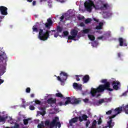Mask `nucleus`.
Wrapping results in <instances>:
<instances>
[{
  "mask_svg": "<svg viewBox=\"0 0 128 128\" xmlns=\"http://www.w3.org/2000/svg\"><path fill=\"white\" fill-rule=\"evenodd\" d=\"M84 6L85 10L88 12H92V8H94L96 10V6L94 5V2L92 0H87L84 3Z\"/></svg>",
  "mask_w": 128,
  "mask_h": 128,
  "instance_id": "nucleus-4",
  "label": "nucleus"
},
{
  "mask_svg": "<svg viewBox=\"0 0 128 128\" xmlns=\"http://www.w3.org/2000/svg\"><path fill=\"white\" fill-rule=\"evenodd\" d=\"M103 38H104V36H99V37H98V40H102Z\"/></svg>",
  "mask_w": 128,
  "mask_h": 128,
  "instance_id": "nucleus-56",
  "label": "nucleus"
},
{
  "mask_svg": "<svg viewBox=\"0 0 128 128\" xmlns=\"http://www.w3.org/2000/svg\"><path fill=\"white\" fill-rule=\"evenodd\" d=\"M39 110H42V112H40V111H38L37 112V116H40H40H44V114H46V108H39Z\"/></svg>",
  "mask_w": 128,
  "mask_h": 128,
  "instance_id": "nucleus-10",
  "label": "nucleus"
},
{
  "mask_svg": "<svg viewBox=\"0 0 128 128\" xmlns=\"http://www.w3.org/2000/svg\"><path fill=\"white\" fill-rule=\"evenodd\" d=\"M0 122H6V118L4 117H2V116H0Z\"/></svg>",
  "mask_w": 128,
  "mask_h": 128,
  "instance_id": "nucleus-39",
  "label": "nucleus"
},
{
  "mask_svg": "<svg viewBox=\"0 0 128 128\" xmlns=\"http://www.w3.org/2000/svg\"><path fill=\"white\" fill-rule=\"evenodd\" d=\"M26 92H27V94H30V88H26Z\"/></svg>",
  "mask_w": 128,
  "mask_h": 128,
  "instance_id": "nucleus-45",
  "label": "nucleus"
},
{
  "mask_svg": "<svg viewBox=\"0 0 128 128\" xmlns=\"http://www.w3.org/2000/svg\"><path fill=\"white\" fill-rule=\"evenodd\" d=\"M84 34H88L90 32V29H85L83 30Z\"/></svg>",
  "mask_w": 128,
  "mask_h": 128,
  "instance_id": "nucleus-34",
  "label": "nucleus"
},
{
  "mask_svg": "<svg viewBox=\"0 0 128 128\" xmlns=\"http://www.w3.org/2000/svg\"><path fill=\"white\" fill-rule=\"evenodd\" d=\"M90 124V120H88L86 124V128L88 127V126Z\"/></svg>",
  "mask_w": 128,
  "mask_h": 128,
  "instance_id": "nucleus-44",
  "label": "nucleus"
},
{
  "mask_svg": "<svg viewBox=\"0 0 128 128\" xmlns=\"http://www.w3.org/2000/svg\"><path fill=\"white\" fill-rule=\"evenodd\" d=\"M104 99H100L98 102L99 104H104Z\"/></svg>",
  "mask_w": 128,
  "mask_h": 128,
  "instance_id": "nucleus-33",
  "label": "nucleus"
},
{
  "mask_svg": "<svg viewBox=\"0 0 128 128\" xmlns=\"http://www.w3.org/2000/svg\"><path fill=\"white\" fill-rule=\"evenodd\" d=\"M60 84L62 86H64V80H60Z\"/></svg>",
  "mask_w": 128,
  "mask_h": 128,
  "instance_id": "nucleus-50",
  "label": "nucleus"
},
{
  "mask_svg": "<svg viewBox=\"0 0 128 128\" xmlns=\"http://www.w3.org/2000/svg\"><path fill=\"white\" fill-rule=\"evenodd\" d=\"M88 38L90 40H94L96 39L94 35L88 34Z\"/></svg>",
  "mask_w": 128,
  "mask_h": 128,
  "instance_id": "nucleus-27",
  "label": "nucleus"
},
{
  "mask_svg": "<svg viewBox=\"0 0 128 128\" xmlns=\"http://www.w3.org/2000/svg\"><path fill=\"white\" fill-rule=\"evenodd\" d=\"M102 26H104V23L102 22H100L98 26L96 27V30H102Z\"/></svg>",
  "mask_w": 128,
  "mask_h": 128,
  "instance_id": "nucleus-21",
  "label": "nucleus"
},
{
  "mask_svg": "<svg viewBox=\"0 0 128 128\" xmlns=\"http://www.w3.org/2000/svg\"><path fill=\"white\" fill-rule=\"evenodd\" d=\"M36 4V1H33L32 2V6H35Z\"/></svg>",
  "mask_w": 128,
  "mask_h": 128,
  "instance_id": "nucleus-58",
  "label": "nucleus"
},
{
  "mask_svg": "<svg viewBox=\"0 0 128 128\" xmlns=\"http://www.w3.org/2000/svg\"><path fill=\"white\" fill-rule=\"evenodd\" d=\"M29 108L30 110H34V106H33V105H30V106H29Z\"/></svg>",
  "mask_w": 128,
  "mask_h": 128,
  "instance_id": "nucleus-38",
  "label": "nucleus"
},
{
  "mask_svg": "<svg viewBox=\"0 0 128 128\" xmlns=\"http://www.w3.org/2000/svg\"><path fill=\"white\" fill-rule=\"evenodd\" d=\"M56 32H62V28L60 27V26H57Z\"/></svg>",
  "mask_w": 128,
  "mask_h": 128,
  "instance_id": "nucleus-28",
  "label": "nucleus"
},
{
  "mask_svg": "<svg viewBox=\"0 0 128 128\" xmlns=\"http://www.w3.org/2000/svg\"><path fill=\"white\" fill-rule=\"evenodd\" d=\"M28 120H30V118L24 119L23 120L24 124V126H26L28 124Z\"/></svg>",
  "mask_w": 128,
  "mask_h": 128,
  "instance_id": "nucleus-29",
  "label": "nucleus"
},
{
  "mask_svg": "<svg viewBox=\"0 0 128 128\" xmlns=\"http://www.w3.org/2000/svg\"><path fill=\"white\" fill-rule=\"evenodd\" d=\"M56 32V30H47L46 32H44V30L40 29L38 38L40 40H48L50 37V34H52V32Z\"/></svg>",
  "mask_w": 128,
  "mask_h": 128,
  "instance_id": "nucleus-2",
  "label": "nucleus"
},
{
  "mask_svg": "<svg viewBox=\"0 0 128 128\" xmlns=\"http://www.w3.org/2000/svg\"><path fill=\"white\" fill-rule=\"evenodd\" d=\"M56 98H64V95H62V94L60 92L56 93Z\"/></svg>",
  "mask_w": 128,
  "mask_h": 128,
  "instance_id": "nucleus-24",
  "label": "nucleus"
},
{
  "mask_svg": "<svg viewBox=\"0 0 128 128\" xmlns=\"http://www.w3.org/2000/svg\"><path fill=\"white\" fill-rule=\"evenodd\" d=\"M116 116H118V114H114L112 116L111 118H116Z\"/></svg>",
  "mask_w": 128,
  "mask_h": 128,
  "instance_id": "nucleus-51",
  "label": "nucleus"
},
{
  "mask_svg": "<svg viewBox=\"0 0 128 128\" xmlns=\"http://www.w3.org/2000/svg\"><path fill=\"white\" fill-rule=\"evenodd\" d=\"M102 122V118H100L99 120H98V124H100Z\"/></svg>",
  "mask_w": 128,
  "mask_h": 128,
  "instance_id": "nucleus-49",
  "label": "nucleus"
},
{
  "mask_svg": "<svg viewBox=\"0 0 128 128\" xmlns=\"http://www.w3.org/2000/svg\"><path fill=\"white\" fill-rule=\"evenodd\" d=\"M35 104H42V102L39 100H36Z\"/></svg>",
  "mask_w": 128,
  "mask_h": 128,
  "instance_id": "nucleus-42",
  "label": "nucleus"
},
{
  "mask_svg": "<svg viewBox=\"0 0 128 128\" xmlns=\"http://www.w3.org/2000/svg\"><path fill=\"white\" fill-rule=\"evenodd\" d=\"M72 104H78L80 102V100L76 98L72 97Z\"/></svg>",
  "mask_w": 128,
  "mask_h": 128,
  "instance_id": "nucleus-17",
  "label": "nucleus"
},
{
  "mask_svg": "<svg viewBox=\"0 0 128 128\" xmlns=\"http://www.w3.org/2000/svg\"><path fill=\"white\" fill-rule=\"evenodd\" d=\"M10 28H12V25H10Z\"/></svg>",
  "mask_w": 128,
  "mask_h": 128,
  "instance_id": "nucleus-64",
  "label": "nucleus"
},
{
  "mask_svg": "<svg viewBox=\"0 0 128 128\" xmlns=\"http://www.w3.org/2000/svg\"><path fill=\"white\" fill-rule=\"evenodd\" d=\"M92 22V19L88 18L86 19L84 21L85 24H90Z\"/></svg>",
  "mask_w": 128,
  "mask_h": 128,
  "instance_id": "nucleus-30",
  "label": "nucleus"
},
{
  "mask_svg": "<svg viewBox=\"0 0 128 128\" xmlns=\"http://www.w3.org/2000/svg\"><path fill=\"white\" fill-rule=\"evenodd\" d=\"M58 117H55L52 122L50 120H46L44 124L46 126H49V128H53L54 126H58V128H60L62 126V124L60 122H58Z\"/></svg>",
  "mask_w": 128,
  "mask_h": 128,
  "instance_id": "nucleus-3",
  "label": "nucleus"
},
{
  "mask_svg": "<svg viewBox=\"0 0 128 128\" xmlns=\"http://www.w3.org/2000/svg\"><path fill=\"white\" fill-rule=\"evenodd\" d=\"M112 90H118L120 88V82L118 81H114L112 83Z\"/></svg>",
  "mask_w": 128,
  "mask_h": 128,
  "instance_id": "nucleus-7",
  "label": "nucleus"
},
{
  "mask_svg": "<svg viewBox=\"0 0 128 128\" xmlns=\"http://www.w3.org/2000/svg\"><path fill=\"white\" fill-rule=\"evenodd\" d=\"M92 44L93 46H96L98 45V42L96 41H94L93 42H92Z\"/></svg>",
  "mask_w": 128,
  "mask_h": 128,
  "instance_id": "nucleus-40",
  "label": "nucleus"
},
{
  "mask_svg": "<svg viewBox=\"0 0 128 128\" xmlns=\"http://www.w3.org/2000/svg\"><path fill=\"white\" fill-rule=\"evenodd\" d=\"M88 80H84V84H86Z\"/></svg>",
  "mask_w": 128,
  "mask_h": 128,
  "instance_id": "nucleus-60",
  "label": "nucleus"
},
{
  "mask_svg": "<svg viewBox=\"0 0 128 128\" xmlns=\"http://www.w3.org/2000/svg\"><path fill=\"white\" fill-rule=\"evenodd\" d=\"M34 94H30V97L31 98H34Z\"/></svg>",
  "mask_w": 128,
  "mask_h": 128,
  "instance_id": "nucleus-59",
  "label": "nucleus"
},
{
  "mask_svg": "<svg viewBox=\"0 0 128 128\" xmlns=\"http://www.w3.org/2000/svg\"><path fill=\"white\" fill-rule=\"evenodd\" d=\"M28 2H32V0H27Z\"/></svg>",
  "mask_w": 128,
  "mask_h": 128,
  "instance_id": "nucleus-63",
  "label": "nucleus"
},
{
  "mask_svg": "<svg viewBox=\"0 0 128 128\" xmlns=\"http://www.w3.org/2000/svg\"><path fill=\"white\" fill-rule=\"evenodd\" d=\"M90 100H88V98H86L82 100V101L85 102L86 104H87L88 102Z\"/></svg>",
  "mask_w": 128,
  "mask_h": 128,
  "instance_id": "nucleus-37",
  "label": "nucleus"
},
{
  "mask_svg": "<svg viewBox=\"0 0 128 128\" xmlns=\"http://www.w3.org/2000/svg\"><path fill=\"white\" fill-rule=\"evenodd\" d=\"M4 82V80H0V84H2Z\"/></svg>",
  "mask_w": 128,
  "mask_h": 128,
  "instance_id": "nucleus-61",
  "label": "nucleus"
},
{
  "mask_svg": "<svg viewBox=\"0 0 128 128\" xmlns=\"http://www.w3.org/2000/svg\"><path fill=\"white\" fill-rule=\"evenodd\" d=\"M94 20V22H98V20L96 19V18H93Z\"/></svg>",
  "mask_w": 128,
  "mask_h": 128,
  "instance_id": "nucleus-53",
  "label": "nucleus"
},
{
  "mask_svg": "<svg viewBox=\"0 0 128 128\" xmlns=\"http://www.w3.org/2000/svg\"><path fill=\"white\" fill-rule=\"evenodd\" d=\"M122 112V106L117 108L113 110L114 114H116L117 115L120 114Z\"/></svg>",
  "mask_w": 128,
  "mask_h": 128,
  "instance_id": "nucleus-12",
  "label": "nucleus"
},
{
  "mask_svg": "<svg viewBox=\"0 0 128 128\" xmlns=\"http://www.w3.org/2000/svg\"><path fill=\"white\" fill-rule=\"evenodd\" d=\"M123 110L125 112L126 114H128V104L123 107Z\"/></svg>",
  "mask_w": 128,
  "mask_h": 128,
  "instance_id": "nucleus-26",
  "label": "nucleus"
},
{
  "mask_svg": "<svg viewBox=\"0 0 128 128\" xmlns=\"http://www.w3.org/2000/svg\"><path fill=\"white\" fill-rule=\"evenodd\" d=\"M1 56L0 60H4L6 62V60H8V56H6V54H3L2 55H0Z\"/></svg>",
  "mask_w": 128,
  "mask_h": 128,
  "instance_id": "nucleus-25",
  "label": "nucleus"
},
{
  "mask_svg": "<svg viewBox=\"0 0 128 128\" xmlns=\"http://www.w3.org/2000/svg\"><path fill=\"white\" fill-rule=\"evenodd\" d=\"M88 118V116H86V114H82V116H79L78 117V118L80 122H82L83 120H87Z\"/></svg>",
  "mask_w": 128,
  "mask_h": 128,
  "instance_id": "nucleus-13",
  "label": "nucleus"
},
{
  "mask_svg": "<svg viewBox=\"0 0 128 128\" xmlns=\"http://www.w3.org/2000/svg\"><path fill=\"white\" fill-rule=\"evenodd\" d=\"M84 18V16H78V20H82Z\"/></svg>",
  "mask_w": 128,
  "mask_h": 128,
  "instance_id": "nucleus-43",
  "label": "nucleus"
},
{
  "mask_svg": "<svg viewBox=\"0 0 128 128\" xmlns=\"http://www.w3.org/2000/svg\"><path fill=\"white\" fill-rule=\"evenodd\" d=\"M58 104L60 106H64V103L62 102H59Z\"/></svg>",
  "mask_w": 128,
  "mask_h": 128,
  "instance_id": "nucleus-48",
  "label": "nucleus"
},
{
  "mask_svg": "<svg viewBox=\"0 0 128 128\" xmlns=\"http://www.w3.org/2000/svg\"><path fill=\"white\" fill-rule=\"evenodd\" d=\"M64 16L62 15L60 17V22H62L64 20Z\"/></svg>",
  "mask_w": 128,
  "mask_h": 128,
  "instance_id": "nucleus-47",
  "label": "nucleus"
},
{
  "mask_svg": "<svg viewBox=\"0 0 128 128\" xmlns=\"http://www.w3.org/2000/svg\"><path fill=\"white\" fill-rule=\"evenodd\" d=\"M53 24L54 22H52V18H49L47 19V22L44 24L45 27L46 28H48V30H50V28Z\"/></svg>",
  "mask_w": 128,
  "mask_h": 128,
  "instance_id": "nucleus-9",
  "label": "nucleus"
},
{
  "mask_svg": "<svg viewBox=\"0 0 128 128\" xmlns=\"http://www.w3.org/2000/svg\"><path fill=\"white\" fill-rule=\"evenodd\" d=\"M48 104H56V99H54L52 98H50L46 100Z\"/></svg>",
  "mask_w": 128,
  "mask_h": 128,
  "instance_id": "nucleus-11",
  "label": "nucleus"
},
{
  "mask_svg": "<svg viewBox=\"0 0 128 128\" xmlns=\"http://www.w3.org/2000/svg\"><path fill=\"white\" fill-rule=\"evenodd\" d=\"M78 31L75 29L72 30L70 32L71 36H72L74 38H76V36H78Z\"/></svg>",
  "mask_w": 128,
  "mask_h": 128,
  "instance_id": "nucleus-18",
  "label": "nucleus"
},
{
  "mask_svg": "<svg viewBox=\"0 0 128 128\" xmlns=\"http://www.w3.org/2000/svg\"><path fill=\"white\" fill-rule=\"evenodd\" d=\"M0 14H1L2 16H8V8L4 6H0Z\"/></svg>",
  "mask_w": 128,
  "mask_h": 128,
  "instance_id": "nucleus-8",
  "label": "nucleus"
},
{
  "mask_svg": "<svg viewBox=\"0 0 128 128\" xmlns=\"http://www.w3.org/2000/svg\"><path fill=\"white\" fill-rule=\"evenodd\" d=\"M23 104H24L26 102V100H24V99H22Z\"/></svg>",
  "mask_w": 128,
  "mask_h": 128,
  "instance_id": "nucleus-62",
  "label": "nucleus"
},
{
  "mask_svg": "<svg viewBox=\"0 0 128 128\" xmlns=\"http://www.w3.org/2000/svg\"><path fill=\"white\" fill-rule=\"evenodd\" d=\"M121 56H122V54L120 52L118 53V58H120Z\"/></svg>",
  "mask_w": 128,
  "mask_h": 128,
  "instance_id": "nucleus-55",
  "label": "nucleus"
},
{
  "mask_svg": "<svg viewBox=\"0 0 128 128\" xmlns=\"http://www.w3.org/2000/svg\"><path fill=\"white\" fill-rule=\"evenodd\" d=\"M73 88H74V90H81L82 88L81 84H78V83L76 82L73 84Z\"/></svg>",
  "mask_w": 128,
  "mask_h": 128,
  "instance_id": "nucleus-15",
  "label": "nucleus"
},
{
  "mask_svg": "<svg viewBox=\"0 0 128 128\" xmlns=\"http://www.w3.org/2000/svg\"><path fill=\"white\" fill-rule=\"evenodd\" d=\"M64 98V100H66L64 103V106H66V105H68V104H72V98H71L66 97V98Z\"/></svg>",
  "mask_w": 128,
  "mask_h": 128,
  "instance_id": "nucleus-16",
  "label": "nucleus"
},
{
  "mask_svg": "<svg viewBox=\"0 0 128 128\" xmlns=\"http://www.w3.org/2000/svg\"><path fill=\"white\" fill-rule=\"evenodd\" d=\"M20 124H18V123H15L14 126H12L11 128H19Z\"/></svg>",
  "mask_w": 128,
  "mask_h": 128,
  "instance_id": "nucleus-32",
  "label": "nucleus"
},
{
  "mask_svg": "<svg viewBox=\"0 0 128 128\" xmlns=\"http://www.w3.org/2000/svg\"><path fill=\"white\" fill-rule=\"evenodd\" d=\"M64 35V36H68V31H64L63 32Z\"/></svg>",
  "mask_w": 128,
  "mask_h": 128,
  "instance_id": "nucleus-41",
  "label": "nucleus"
},
{
  "mask_svg": "<svg viewBox=\"0 0 128 128\" xmlns=\"http://www.w3.org/2000/svg\"><path fill=\"white\" fill-rule=\"evenodd\" d=\"M57 78L58 80H66L68 78V73L64 72L61 71L60 74V76H54Z\"/></svg>",
  "mask_w": 128,
  "mask_h": 128,
  "instance_id": "nucleus-5",
  "label": "nucleus"
},
{
  "mask_svg": "<svg viewBox=\"0 0 128 128\" xmlns=\"http://www.w3.org/2000/svg\"><path fill=\"white\" fill-rule=\"evenodd\" d=\"M118 42H120V46H124V38H118Z\"/></svg>",
  "mask_w": 128,
  "mask_h": 128,
  "instance_id": "nucleus-23",
  "label": "nucleus"
},
{
  "mask_svg": "<svg viewBox=\"0 0 128 128\" xmlns=\"http://www.w3.org/2000/svg\"><path fill=\"white\" fill-rule=\"evenodd\" d=\"M80 26H84V22H81L80 24Z\"/></svg>",
  "mask_w": 128,
  "mask_h": 128,
  "instance_id": "nucleus-57",
  "label": "nucleus"
},
{
  "mask_svg": "<svg viewBox=\"0 0 128 128\" xmlns=\"http://www.w3.org/2000/svg\"><path fill=\"white\" fill-rule=\"evenodd\" d=\"M76 80H90V76L88 74H86L84 76L82 75H76Z\"/></svg>",
  "mask_w": 128,
  "mask_h": 128,
  "instance_id": "nucleus-6",
  "label": "nucleus"
},
{
  "mask_svg": "<svg viewBox=\"0 0 128 128\" xmlns=\"http://www.w3.org/2000/svg\"><path fill=\"white\" fill-rule=\"evenodd\" d=\"M76 37L72 35V36H68V40H74V38H75Z\"/></svg>",
  "mask_w": 128,
  "mask_h": 128,
  "instance_id": "nucleus-35",
  "label": "nucleus"
},
{
  "mask_svg": "<svg viewBox=\"0 0 128 128\" xmlns=\"http://www.w3.org/2000/svg\"><path fill=\"white\" fill-rule=\"evenodd\" d=\"M102 82H104V84L99 85L96 88H91L90 94L92 98H94L98 92H103L106 90H108L109 92H112L114 90V89L110 88V82L106 80H102Z\"/></svg>",
  "mask_w": 128,
  "mask_h": 128,
  "instance_id": "nucleus-1",
  "label": "nucleus"
},
{
  "mask_svg": "<svg viewBox=\"0 0 128 128\" xmlns=\"http://www.w3.org/2000/svg\"><path fill=\"white\" fill-rule=\"evenodd\" d=\"M127 92H124V93L122 94V96H126V94H127Z\"/></svg>",
  "mask_w": 128,
  "mask_h": 128,
  "instance_id": "nucleus-52",
  "label": "nucleus"
},
{
  "mask_svg": "<svg viewBox=\"0 0 128 128\" xmlns=\"http://www.w3.org/2000/svg\"><path fill=\"white\" fill-rule=\"evenodd\" d=\"M32 34H34V32H38V29L36 27V25H34L32 26Z\"/></svg>",
  "mask_w": 128,
  "mask_h": 128,
  "instance_id": "nucleus-20",
  "label": "nucleus"
},
{
  "mask_svg": "<svg viewBox=\"0 0 128 128\" xmlns=\"http://www.w3.org/2000/svg\"><path fill=\"white\" fill-rule=\"evenodd\" d=\"M78 116H76L71 119L69 122V124L70 126H72V124H76V122H78Z\"/></svg>",
  "mask_w": 128,
  "mask_h": 128,
  "instance_id": "nucleus-14",
  "label": "nucleus"
},
{
  "mask_svg": "<svg viewBox=\"0 0 128 128\" xmlns=\"http://www.w3.org/2000/svg\"><path fill=\"white\" fill-rule=\"evenodd\" d=\"M60 36V32H56L54 34V38H57L58 36Z\"/></svg>",
  "mask_w": 128,
  "mask_h": 128,
  "instance_id": "nucleus-36",
  "label": "nucleus"
},
{
  "mask_svg": "<svg viewBox=\"0 0 128 128\" xmlns=\"http://www.w3.org/2000/svg\"><path fill=\"white\" fill-rule=\"evenodd\" d=\"M110 6H108V4H104L102 6H101L100 10H108V8Z\"/></svg>",
  "mask_w": 128,
  "mask_h": 128,
  "instance_id": "nucleus-22",
  "label": "nucleus"
},
{
  "mask_svg": "<svg viewBox=\"0 0 128 128\" xmlns=\"http://www.w3.org/2000/svg\"><path fill=\"white\" fill-rule=\"evenodd\" d=\"M108 124L109 128H112V126H114V123L112 122V119H110V121L108 122Z\"/></svg>",
  "mask_w": 128,
  "mask_h": 128,
  "instance_id": "nucleus-19",
  "label": "nucleus"
},
{
  "mask_svg": "<svg viewBox=\"0 0 128 128\" xmlns=\"http://www.w3.org/2000/svg\"><path fill=\"white\" fill-rule=\"evenodd\" d=\"M4 18V16H0V22H2V20Z\"/></svg>",
  "mask_w": 128,
  "mask_h": 128,
  "instance_id": "nucleus-54",
  "label": "nucleus"
},
{
  "mask_svg": "<svg viewBox=\"0 0 128 128\" xmlns=\"http://www.w3.org/2000/svg\"><path fill=\"white\" fill-rule=\"evenodd\" d=\"M112 110H108L107 112H106V114H108V115L112 114Z\"/></svg>",
  "mask_w": 128,
  "mask_h": 128,
  "instance_id": "nucleus-46",
  "label": "nucleus"
},
{
  "mask_svg": "<svg viewBox=\"0 0 128 128\" xmlns=\"http://www.w3.org/2000/svg\"><path fill=\"white\" fill-rule=\"evenodd\" d=\"M44 125L43 122H42V124H40L38 125V128H44Z\"/></svg>",
  "mask_w": 128,
  "mask_h": 128,
  "instance_id": "nucleus-31",
  "label": "nucleus"
}]
</instances>
